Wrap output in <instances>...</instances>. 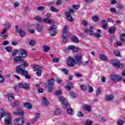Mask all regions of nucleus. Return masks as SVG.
<instances>
[{
  "instance_id": "obj_1",
  "label": "nucleus",
  "mask_w": 125,
  "mask_h": 125,
  "mask_svg": "<svg viewBox=\"0 0 125 125\" xmlns=\"http://www.w3.org/2000/svg\"><path fill=\"white\" fill-rule=\"evenodd\" d=\"M70 32H69V30H68V25H65L63 28L62 33V43H65V42H67V40L66 39V38H68V37H70Z\"/></svg>"
},
{
  "instance_id": "obj_2",
  "label": "nucleus",
  "mask_w": 125,
  "mask_h": 125,
  "mask_svg": "<svg viewBox=\"0 0 125 125\" xmlns=\"http://www.w3.org/2000/svg\"><path fill=\"white\" fill-rule=\"evenodd\" d=\"M23 65H18L16 67V71L17 73H18V74H21L22 76H24V77L26 75H29V73H28V71L23 70Z\"/></svg>"
},
{
  "instance_id": "obj_3",
  "label": "nucleus",
  "mask_w": 125,
  "mask_h": 125,
  "mask_svg": "<svg viewBox=\"0 0 125 125\" xmlns=\"http://www.w3.org/2000/svg\"><path fill=\"white\" fill-rule=\"evenodd\" d=\"M82 58H83V56L81 54H78L75 55L74 56V61L75 62V64H82Z\"/></svg>"
},
{
  "instance_id": "obj_4",
  "label": "nucleus",
  "mask_w": 125,
  "mask_h": 125,
  "mask_svg": "<svg viewBox=\"0 0 125 125\" xmlns=\"http://www.w3.org/2000/svg\"><path fill=\"white\" fill-rule=\"evenodd\" d=\"M110 79L111 81H112V82L116 83V82H118L119 81H121V80H123V77L119 75H112Z\"/></svg>"
},
{
  "instance_id": "obj_5",
  "label": "nucleus",
  "mask_w": 125,
  "mask_h": 125,
  "mask_svg": "<svg viewBox=\"0 0 125 125\" xmlns=\"http://www.w3.org/2000/svg\"><path fill=\"white\" fill-rule=\"evenodd\" d=\"M59 100L60 102H61V103L65 106V107H67L69 108L70 107V105H69V104H68V102L64 99V97H61L59 98Z\"/></svg>"
},
{
  "instance_id": "obj_6",
  "label": "nucleus",
  "mask_w": 125,
  "mask_h": 125,
  "mask_svg": "<svg viewBox=\"0 0 125 125\" xmlns=\"http://www.w3.org/2000/svg\"><path fill=\"white\" fill-rule=\"evenodd\" d=\"M18 86L20 88H24V89H28L29 87V84L27 83H18Z\"/></svg>"
},
{
  "instance_id": "obj_7",
  "label": "nucleus",
  "mask_w": 125,
  "mask_h": 125,
  "mask_svg": "<svg viewBox=\"0 0 125 125\" xmlns=\"http://www.w3.org/2000/svg\"><path fill=\"white\" fill-rule=\"evenodd\" d=\"M57 28V26L56 25H53L51 28L49 29V31L52 36V37H54L55 35H56V31H55V29Z\"/></svg>"
},
{
  "instance_id": "obj_8",
  "label": "nucleus",
  "mask_w": 125,
  "mask_h": 125,
  "mask_svg": "<svg viewBox=\"0 0 125 125\" xmlns=\"http://www.w3.org/2000/svg\"><path fill=\"white\" fill-rule=\"evenodd\" d=\"M75 64H76L75 60L73 58H69L67 61L68 66H69V67H74V66H75Z\"/></svg>"
},
{
  "instance_id": "obj_9",
  "label": "nucleus",
  "mask_w": 125,
  "mask_h": 125,
  "mask_svg": "<svg viewBox=\"0 0 125 125\" xmlns=\"http://www.w3.org/2000/svg\"><path fill=\"white\" fill-rule=\"evenodd\" d=\"M15 29H16V32L17 33H18L20 34V36H21V37H25V32H24V31H23L21 29H19L18 26L16 25L15 26Z\"/></svg>"
},
{
  "instance_id": "obj_10",
  "label": "nucleus",
  "mask_w": 125,
  "mask_h": 125,
  "mask_svg": "<svg viewBox=\"0 0 125 125\" xmlns=\"http://www.w3.org/2000/svg\"><path fill=\"white\" fill-rule=\"evenodd\" d=\"M14 123L16 125H22L24 124V119L23 118L16 119L14 120Z\"/></svg>"
},
{
  "instance_id": "obj_11",
  "label": "nucleus",
  "mask_w": 125,
  "mask_h": 125,
  "mask_svg": "<svg viewBox=\"0 0 125 125\" xmlns=\"http://www.w3.org/2000/svg\"><path fill=\"white\" fill-rule=\"evenodd\" d=\"M112 64L115 68H124V66H125L124 63H120L119 61L114 62Z\"/></svg>"
},
{
  "instance_id": "obj_12",
  "label": "nucleus",
  "mask_w": 125,
  "mask_h": 125,
  "mask_svg": "<svg viewBox=\"0 0 125 125\" xmlns=\"http://www.w3.org/2000/svg\"><path fill=\"white\" fill-rule=\"evenodd\" d=\"M5 125H9L11 124V116L10 114L4 119Z\"/></svg>"
},
{
  "instance_id": "obj_13",
  "label": "nucleus",
  "mask_w": 125,
  "mask_h": 125,
  "mask_svg": "<svg viewBox=\"0 0 125 125\" xmlns=\"http://www.w3.org/2000/svg\"><path fill=\"white\" fill-rule=\"evenodd\" d=\"M19 52L20 54H21V55H22V57H23L24 58H26L28 57V54H27V52L26 51V50L23 49H21L19 50Z\"/></svg>"
},
{
  "instance_id": "obj_14",
  "label": "nucleus",
  "mask_w": 125,
  "mask_h": 125,
  "mask_svg": "<svg viewBox=\"0 0 125 125\" xmlns=\"http://www.w3.org/2000/svg\"><path fill=\"white\" fill-rule=\"evenodd\" d=\"M5 97H6V98H8V100L10 102H11V101L15 98L14 96H13V95L11 93L6 94L5 95Z\"/></svg>"
},
{
  "instance_id": "obj_15",
  "label": "nucleus",
  "mask_w": 125,
  "mask_h": 125,
  "mask_svg": "<svg viewBox=\"0 0 125 125\" xmlns=\"http://www.w3.org/2000/svg\"><path fill=\"white\" fill-rule=\"evenodd\" d=\"M14 62L15 63H17V62H20L21 63L24 62V60H22V57H16L14 58Z\"/></svg>"
},
{
  "instance_id": "obj_16",
  "label": "nucleus",
  "mask_w": 125,
  "mask_h": 125,
  "mask_svg": "<svg viewBox=\"0 0 125 125\" xmlns=\"http://www.w3.org/2000/svg\"><path fill=\"white\" fill-rule=\"evenodd\" d=\"M94 29V27L93 26L90 27V29H86L85 30V33H89V34H90V35H94V31H93V30Z\"/></svg>"
},
{
  "instance_id": "obj_17",
  "label": "nucleus",
  "mask_w": 125,
  "mask_h": 125,
  "mask_svg": "<svg viewBox=\"0 0 125 125\" xmlns=\"http://www.w3.org/2000/svg\"><path fill=\"white\" fill-rule=\"evenodd\" d=\"M65 15L68 21H69L70 22H73V21H74V19H73V18L71 17V14H70V13H69L68 12H66Z\"/></svg>"
},
{
  "instance_id": "obj_18",
  "label": "nucleus",
  "mask_w": 125,
  "mask_h": 125,
  "mask_svg": "<svg viewBox=\"0 0 125 125\" xmlns=\"http://www.w3.org/2000/svg\"><path fill=\"white\" fill-rule=\"evenodd\" d=\"M6 33H7V32L6 31V29L5 28H4L1 32L0 35L3 40H5V38H7V35H4V34H6Z\"/></svg>"
},
{
  "instance_id": "obj_19",
  "label": "nucleus",
  "mask_w": 125,
  "mask_h": 125,
  "mask_svg": "<svg viewBox=\"0 0 125 125\" xmlns=\"http://www.w3.org/2000/svg\"><path fill=\"white\" fill-rule=\"evenodd\" d=\"M23 106L24 108H26V109H28V110L32 109V104L30 103L27 102L23 103Z\"/></svg>"
},
{
  "instance_id": "obj_20",
  "label": "nucleus",
  "mask_w": 125,
  "mask_h": 125,
  "mask_svg": "<svg viewBox=\"0 0 125 125\" xmlns=\"http://www.w3.org/2000/svg\"><path fill=\"white\" fill-rule=\"evenodd\" d=\"M14 114L19 115V116H22L24 115V112H23V111L21 110V109H18L17 112H14Z\"/></svg>"
},
{
  "instance_id": "obj_21",
  "label": "nucleus",
  "mask_w": 125,
  "mask_h": 125,
  "mask_svg": "<svg viewBox=\"0 0 125 125\" xmlns=\"http://www.w3.org/2000/svg\"><path fill=\"white\" fill-rule=\"evenodd\" d=\"M42 104L44 106H47L49 103H48V101L47 100H46V98L45 97H43L42 101Z\"/></svg>"
},
{
  "instance_id": "obj_22",
  "label": "nucleus",
  "mask_w": 125,
  "mask_h": 125,
  "mask_svg": "<svg viewBox=\"0 0 125 125\" xmlns=\"http://www.w3.org/2000/svg\"><path fill=\"white\" fill-rule=\"evenodd\" d=\"M108 32L110 34H114L116 32V27L115 26H111L108 29Z\"/></svg>"
},
{
  "instance_id": "obj_23",
  "label": "nucleus",
  "mask_w": 125,
  "mask_h": 125,
  "mask_svg": "<svg viewBox=\"0 0 125 125\" xmlns=\"http://www.w3.org/2000/svg\"><path fill=\"white\" fill-rule=\"evenodd\" d=\"M44 23H48V24H50V25H53V24H54V21H51L50 20H49L48 19H44Z\"/></svg>"
},
{
  "instance_id": "obj_24",
  "label": "nucleus",
  "mask_w": 125,
  "mask_h": 125,
  "mask_svg": "<svg viewBox=\"0 0 125 125\" xmlns=\"http://www.w3.org/2000/svg\"><path fill=\"white\" fill-rule=\"evenodd\" d=\"M33 69L34 71H39V70H41V69H42V66L34 64L33 66Z\"/></svg>"
},
{
  "instance_id": "obj_25",
  "label": "nucleus",
  "mask_w": 125,
  "mask_h": 125,
  "mask_svg": "<svg viewBox=\"0 0 125 125\" xmlns=\"http://www.w3.org/2000/svg\"><path fill=\"white\" fill-rule=\"evenodd\" d=\"M83 108L86 110V111H88V112H90L91 111V107L88 105H85L83 106Z\"/></svg>"
},
{
  "instance_id": "obj_26",
  "label": "nucleus",
  "mask_w": 125,
  "mask_h": 125,
  "mask_svg": "<svg viewBox=\"0 0 125 125\" xmlns=\"http://www.w3.org/2000/svg\"><path fill=\"white\" fill-rule=\"evenodd\" d=\"M99 58L102 61H107V57L104 55H99Z\"/></svg>"
},
{
  "instance_id": "obj_27",
  "label": "nucleus",
  "mask_w": 125,
  "mask_h": 125,
  "mask_svg": "<svg viewBox=\"0 0 125 125\" xmlns=\"http://www.w3.org/2000/svg\"><path fill=\"white\" fill-rule=\"evenodd\" d=\"M42 49L44 51V52H48L50 48L47 45H44L42 46Z\"/></svg>"
},
{
  "instance_id": "obj_28",
  "label": "nucleus",
  "mask_w": 125,
  "mask_h": 125,
  "mask_svg": "<svg viewBox=\"0 0 125 125\" xmlns=\"http://www.w3.org/2000/svg\"><path fill=\"white\" fill-rule=\"evenodd\" d=\"M61 113V109L60 108H58L55 111L54 115H55V116H59V115H60Z\"/></svg>"
},
{
  "instance_id": "obj_29",
  "label": "nucleus",
  "mask_w": 125,
  "mask_h": 125,
  "mask_svg": "<svg viewBox=\"0 0 125 125\" xmlns=\"http://www.w3.org/2000/svg\"><path fill=\"white\" fill-rule=\"evenodd\" d=\"M106 100H107V101H110L111 100H114V96L112 95H107L105 97Z\"/></svg>"
},
{
  "instance_id": "obj_30",
  "label": "nucleus",
  "mask_w": 125,
  "mask_h": 125,
  "mask_svg": "<svg viewBox=\"0 0 125 125\" xmlns=\"http://www.w3.org/2000/svg\"><path fill=\"white\" fill-rule=\"evenodd\" d=\"M71 88H73V83H68V85L65 87L66 90H70Z\"/></svg>"
},
{
  "instance_id": "obj_31",
  "label": "nucleus",
  "mask_w": 125,
  "mask_h": 125,
  "mask_svg": "<svg viewBox=\"0 0 125 125\" xmlns=\"http://www.w3.org/2000/svg\"><path fill=\"white\" fill-rule=\"evenodd\" d=\"M92 20L93 21H94V22H98V21L100 20V19H99V17L97 16H93L92 17Z\"/></svg>"
},
{
  "instance_id": "obj_32",
  "label": "nucleus",
  "mask_w": 125,
  "mask_h": 125,
  "mask_svg": "<svg viewBox=\"0 0 125 125\" xmlns=\"http://www.w3.org/2000/svg\"><path fill=\"white\" fill-rule=\"evenodd\" d=\"M71 40L73 42H79V39L76 36L72 37Z\"/></svg>"
},
{
  "instance_id": "obj_33",
  "label": "nucleus",
  "mask_w": 125,
  "mask_h": 125,
  "mask_svg": "<svg viewBox=\"0 0 125 125\" xmlns=\"http://www.w3.org/2000/svg\"><path fill=\"white\" fill-rule=\"evenodd\" d=\"M48 85H54V80L51 79L48 81Z\"/></svg>"
},
{
  "instance_id": "obj_34",
  "label": "nucleus",
  "mask_w": 125,
  "mask_h": 125,
  "mask_svg": "<svg viewBox=\"0 0 125 125\" xmlns=\"http://www.w3.org/2000/svg\"><path fill=\"white\" fill-rule=\"evenodd\" d=\"M120 39L121 42H125V33L121 34Z\"/></svg>"
},
{
  "instance_id": "obj_35",
  "label": "nucleus",
  "mask_w": 125,
  "mask_h": 125,
  "mask_svg": "<svg viewBox=\"0 0 125 125\" xmlns=\"http://www.w3.org/2000/svg\"><path fill=\"white\" fill-rule=\"evenodd\" d=\"M10 105L11 107L14 108V107H16L18 105V101H15L14 103H11Z\"/></svg>"
},
{
  "instance_id": "obj_36",
  "label": "nucleus",
  "mask_w": 125,
  "mask_h": 125,
  "mask_svg": "<svg viewBox=\"0 0 125 125\" xmlns=\"http://www.w3.org/2000/svg\"><path fill=\"white\" fill-rule=\"evenodd\" d=\"M1 114V117H0V119H2V118H3V117H8V116H9V113H4L2 112V113L0 114Z\"/></svg>"
},
{
  "instance_id": "obj_37",
  "label": "nucleus",
  "mask_w": 125,
  "mask_h": 125,
  "mask_svg": "<svg viewBox=\"0 0 125 125\" xmlns=\"http://www.w3.org/2000/svg\"><path fill=\"white\" fill-rule=\"evenodd\" d=\"M5 49L6 50V51H7V52L11 53L12 51V48L9 46H6L5 48Z\"/></svg>"
},
{
  "instance_id": "obj_38",
  "label": "nucleus",
  "mask_w": 125,
  "mask_h": 125,
  "mask_svg": "<svg viewBox=\"0 0 125 125\" xmlns=\"http://www.w3.org/2000/svg\"><path fill=\"white\" fill-rule=\"evenodd\" d=\"M114 53L116 55V56H118V57L121 56V53H120V51L118 50H114Z\"/></svg>"
},
{
  "instance_id": "obj_39",
  "label": "nucleus",
  "mask_w": 125,
  "mask_h": 125,
  "mask_svg": "<svg viewBox=\"0 0 125 125\" xmlns=\"http://www.w3.org/2000/svg\"><path fill=\"white\" fill-rule=\"evenodd\" d=\"M67 114H68V115H73V114H74V110H73L71 108L67 109Z\"/></svg>"
},
{
  "instance_id": "obj_40",
  "label": "nucleus",
  "mask_w": 125,
  "mask_h": 125,
  "mask_svg": "<svg viewBox=\"0 0 125 125\" xmlns=\"http://www.w3.org/2000/svg\"><path fill=\"white\" fill-rule=\"evenodd\" d=\"M21 65H22V67H21V69H24V68H27L29 66V65L27 62H24L23 63V64H20L19 66H21Z\"/></svg>"
},
{
  "instance_id": "obj_41",
  "label": "nucleus",
  "mask_w": 125,
  "mask_h": 125,
  "mask_svg": "<svg viewBox=\"0 0 125 125\" xmlns=\"http://www.w3.org/2000/svg\"><path fill=\"white\" fill-rule=\"evenodd\" d=\"M37 30L38 32H42V25L38 24L37 25Z\"/></svg>"
},
{
  "instance_id": "obj_42",
  "label": "nucleus",
  "mask_w": 125,
  "mask_h": 125,
  "mask_svg": "<svg viewBox=\"0 0 125 125\" xmlns=\"http://www.w3.org/2000/svg\"><path fill=\"white\" fill-rule=\"evenodd\" d=\"M85 125H92V120H87L85 121Z\"/></svg>"
},
{
  "instance_id": "obj_43",
  "label": "nucleus",
  "mask_w": 125,
  "mask_h": 125,
  "mask_svg": "<svg viewBox=\"0 0 125 125\" xmlns=\"http://www.w3.org/2000/svg\"><path fill=\"white\" fill-rule=\"evenodd\" d=\"M35 20H37L40 23H42V20L40 17H36L35 18Z\"/></svg>"
},
{
  "instance_id": "obj_44",
  "label": "nucleus",
  "mask_w": 125,
  "mask_h": 125,
  "mask_svg": "<svg viewBox=\"0 0 125 125\" xmlns=\"http://www.w3.org/2000/svg\"><path fill=\"white\" fill-rule=\"evenodd\" d=\"M29 45L34 46L36 44V41L35 40H31L29 41Z\"/></svg>"
},
{
  "instance_id": "obj_45",
  "label": "nucleus",
  "mask_w": 125,
  "mask_h": 125,
  "mask_svg": "<svg viewBox=\"0 0 125 125\" xmlns=\"http://www.w3.org/2000/svg\"><path fill=\"white\" fill-rule=\"evenodd\" d=\"M42 69H39L37 71L36 75H37L38 77H41V76H42Z\"/></svg>"
},
{
  "instance_id": "obj_46",
  "label": "nucleus",
  "mask_w": 125,
  "mask_h": 125,
  "mask_svg": "<svg viewBox=\"0 0 125 125\" xmlns=\"http://www.w3.org/2000/svg\"><path fill=\"white\" fill-rule=\"evenodd\" d=\"M50 9L51 11H52L53 12H58V10L53 6H51Z\"/></svg>"
},
{
  "instance_id": "obj_47",
  "label": "nucleus",
  "mask_w": 125,
  "mask_h": 125,
  "mask_svg": "<svg viewBox=\"0 0 125 125\" xmlns=\"http://www.w3.org/2000/svg\"><path fill=\"white\" fill-rule=\"evenodd\" d=\"M18 51H19V50L16 49L14 51H12V56H16V55L17 54V53H18Z\"/></svg>"
},
{
  "instance_id": "obj_48",
  "label": "nucleus",
  "mask_w": 125,
  "mask_h": 125,
  "mask_svg": "<svg viewBox=\"0 0 125 125\" xmlns=\"http://www.w3.org/2000/svg\"><path fill=\"white\" fill-rule=\"evenodd\" d=\"M116 123L118 125H124V121L122 120H119L116 122Z\"/></svg>"
},
{
  "instance_id": "obj_49",
  "label": "nucleus",
  "mask_w": 125,
  "mask_h": 125,
  "mask_svg": "<svg viewBox=\"0 0 125 125\" xmlns=\"http://www.w3.org/2000/svg\"><path fill=\"white\" fill-rule=\"evenodd\" d=\"M41 117V114L39 113H36L35 114V119H36L37 120H39V119H40V117Z\"/></svg>"
},
{
  "instance_id": "obj_50",
  "label": "nucleus",
  "mask_w": 125,
  "mask_h": 125,
  "mask_svg": "<svg viewBox=\"0 0 125 125\" xmlns=\"http://www.w3.org/2000/svg\"><path fill=\"white\" fill-rule=\"evenodd\" d=\"M81 88L82 90H83L84 91H85V90H86V89H87V87H86V86H85L84 85H81Z\"/></svg>"
},
{
  "instance_id": "obj_51",
  "label": "nucleus",
  "mask_w": 125,
  "mask_h": 125,
  "mask_svg": "<svg viewBox=\"0 0 125 125\" xmlns=\"http://www.w3.org/2000/svg\"><path fill=\"white\" fill-rule=\"evenodd\" d=\"M38 119H36V118H34L31 120V124L35 125V124H37V123H38Z\"/></svg>"
},
{
  "instance_id": "obj_52",
  "label": "nucleus",
  "mask_w": 125,
  "mask_h": 125,
  "mask_svg": "<svg viewBox=\"0 0 125 125\" xmlns=\"http://www.w3.org/2000/svg\"><path fill=\"white\" fill-rule=\"evenodd\" d=\"M53 86L51 85H49L48 86V91L49 92H52V90H53Z\"/></svg>"
},
{
  "instance_id": "obj_53",
  "label": "nucleus",
  "mask_w": 125,
  "mask_h": 125,
  "mask_svg": "<svg viewBox=\"0 0 125 125\" xmlns=\"http://www.w3.org/2000/svg\"><path fill=\"white\" fill-rule=\"evenodd\" d=\"M77 115L78 117H83V113L81 111H78L77 113Z\"/></svg>"
},
{
  "instance_id": "obj_54",
  "label": "nucleus",
  "mask_w": 125,
  "mask_h": 125,
  "mask_svg": "<svg viewBox=\"0 0 125 125\" xmlns=\"http://www.w3.org/2000/svg\"><path fill=\"white\" fill-rule=\"evenodd\" d=\"M103 28L104 30H108V24L107 23L103 24Z\"/></svg>"
},
{
  "instance_id": "obj_55",
  "label": "nucleus",
  "mask_w": 125,
  "mask_h": 125,
  "mask_svg": "<svg viewBox=\"0 0 125 125\" xmlns=\"http://www.w3.org/2000/svg\"><path fill=\"white\" fill-rule=\"evenodd\" d=\"M62 71L63 73H64L65 75H68V74L69 73V71H68L67 69H62Z\"/></svg>"
},
{
  "instance_id": "obj_56",
  "label": "nucleus",
  "mask_w": 125,
  "mask_h": 125,
  "mask_svg": "<svg viewBox=\"0 0 125 125\" xmlns=\"http://www.w3.org/2000/svg\"><path fill=\"white\" fill-rule=\"evenodd\" d=\"M69 95L71 97V98H75L76 97V96L75 95V93L73 92H70L69 93Z\"/></svg>"
},
{
  "instance_id": "obj_57",
  "label": "nucleus",
  "mask_w": 125,
  "mask_h": 125,
  "mask_svg": "<svg viewBox=\"0 0 125 125\" xmlns=\"http://www.w3.org/2000/svg\"><path fill=\"white\" fill-rule=\"evenodd\" d=\"M62 93V92L60 90H58L57 91L55 92V95H60Z\"/></svg>"
},
{
  "instance_id": "obj_58",
  "label": "nucleus",
  "mask_w": 125,
  "mask_h": 125,
  "mask_svg": "<svg viewBox=\"0 0 125 125\" xmlns=\"http://www.w3.org/2000/svg\"><path fill=\"white\" fill-rule=\"evenodd\" d=\"M10 28V24L6 23L5 24V29L7 30V29H9Z\"/></svg>"
},
{
  "instance_id": "obj_59",
  "label": "nucleus",
  "mask_w": 125,
  "mask_h": 125,
  "mask_svg": "<svg viewBox=\"0 0 125 125\" xmlns=\"http://www.w3.org/2000/svg\"><path fill=\"white\" fill-rule=\"evenodd\" d=\"M82 24L83 26H87L88 24V22L86 21L85 20H84L82 21Z\"/></svg>"
},
{
  "instance_id": "obj_60",
  "label": "nucleus",
  "mask_w": 125,
  "mask_h": 125,
  "mask_svg": "<svg viewBox=\"0 0 125 125\" xmlns=\"http://www.w3.org/2000/svg\"><path fill=\"white\" fill-rule=\"evenodd\" d=\"M100 92H101V88H99L97 89L96 95L97 96H98V95H99V94H100Z\"/></svg>"
},
{
  "instance_id": "obj_61",
  "label": "nucleus",
  "mask_w": 125,
  "mask_h": 125,
  "mask_svg": "<svg viewBox=\"0 0 125 125\" xmlns=\"http://www.w3.org/2000/svg\"><path fill=\"white\" fill-rule=\"evenodd\" d=\"M89 92L90 93L93 92V87H92V86H89Z\"/></svg>"
},
{
  "instance_id": "obj_62",
  "label": "nucleus",
  "mask_w": 125,
  "mask_h": 125,
  "mask_svg": "<svg viewBox=\"0 0 125 125\" xmlns=\"http://www.w3.org/2000/svg\"><path fill=\"white\" fill-rule=\"evenodd\" d=\"M38 10H44V6H40L37 8Z\"/></svg>"
},
{
  "instance_id": "obj_63",
  "label": "nucleus",
  "mask_w": 125,
  "mask_h": 125,
  "mask_svg": "<svg viewBox=\"0 0 125 125\" xmlns=\"http://www.w3.org/2000/svg\"><path fill=\"white\" fill-rule=\"evenodd\" d=\"M3 82H4V78L0 75V83H3Z\"/></svg>"
},
{
  "instance_id": "obj_64",
  "label": "nucleus",
  "mask_w": 125,
  "mask_h": 125,
  "mask_svg": "<svg viewBox=\"0 0 125 125\" xmlns=\"http://www.w3.org/2000/svg\"><path fill=\"white\" fill-rule=\"evenodd\" d=\"M73 8L74 9H79L80 8V6H79V5H73Z\"/></svg>"
}]
</instances>
